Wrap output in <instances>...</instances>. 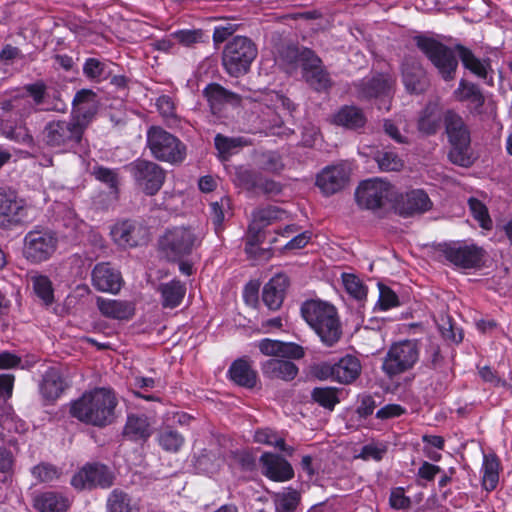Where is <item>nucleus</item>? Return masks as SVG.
Returning <instances> with one entry per match:
<instances>
[{
  "mask_svg": "<svg viewBox=\"0 0 512 512\" xmlns=\"http://www.w3.org/2000/svg\"><path fill=\"white\" fill-rule=\"evenodd\" d=\"M118 405L117 397L109 388H94L82 394L80 398L70 405V415L80 422L105 427L115 419V409Z\"/></svg>",
  "mask_w": 512,
  "mask_h": 512,
  "instance_id": "obj_1",
  "label": "nucleus"
},
{
  "mask_svg": "<svg viewBox=\"0 0 512 512\" xmlns=\"http://www.w3.org/2000/svg\"><path fill=\"white\" fill-rule=\"evenodd\" d=\"M444 134L449 145L448 160L459 167H471L476 157L472 148L471 129L455 109L445 110Z\"/></svg>",
  "mask_w": 512,
  "mask_h": 512,
  "instance_id": "obj_2",
  "label": "nucleus"
},
{
  "mask_svg": "<svg viewBox=\"0 0 512 512\" xmlns=\"http://www.w3.org/2000/svg\"><path fill=\"white\" fill-rule=\"evenodd\" d=\"M301 315L326 346H333L341 338V322L336 307L331 303L307 300L301 306Z\"/></svg>",
  "mask_w": 512,
  "mask_h": 512,
  "instance_id": "obj_3",
  "label": "nucleus"
},
{
  "mask_svg": "<svg viewBox=\"0 0 512 512\" xmlns=\"http://www.w3.org/2000/svg\"><path fill=\"white\" fill-rule=\"evenodd\" d=\"M86 130L71 116L69 120L53 119L42 130L45 146L57 153L76 152L83 146Z\"/></svg>",
  "mask_w": 512,
  "mask_h": 512,
  "instance_id": "obj_4",
  "label": "nucleus"
},
{
  "mask_svg": "<svg viewBox=\"0 0 512 512\" xmlns=\"http://www.w3.org/2000/svg\"><path fill=\"white\" fill-rule=\"evenodd\" d=\"M202 240V234L191 226H173L165 230L158 245L167 260L176 261L190 255Z\"/></svg>",
  "mask_w": 512,
  "mask_h": 512,
  "instance_id": "obj_5",
  "label": "nucleus"
},
{
  "mask_svg": "<svg viewBox=\"0 0 512 512\" xmlns=\"http://www.w3.org/2000/svg\"><path fill=\"white\" fill-rule=\"evenodd\" d=\"M413 42L437 69L444 81H452L455 78L458 60L450 47L425 34L413 36Z\"/></svg>",
  "mask_w": 512,
  "mask_h": 512,
  "instance_id": "obj_6",
  "label": "nucleus"
},
{
  "mask_svg": "<svg viewBox=\"0 0 512 512\" xmlns=\"http://www.w3.org/2000/svg\"><path fill=\"white\" fill-rule=\"evenodd\" d=\"M436 250L451 266L463 270L480 268L486 254L483 247L465 240L439 243Z\"/></svg>",
  "mask_w": 512,
  "mask_h": 512,
  "instance_id": "obj_7",
  "label": "nucleus"
},
{
  "mask_svg": "<svg viewBox=\"0 0 512 512\" xmlns=\"http://www.w3.org/2000/svg\"><path fill=\"white\" fill-rule=\"evenodd\" d=\"M147 147L159 161L177 164L186 157V146L173 134L159 126L147 130Z\"/></svg>",
  "mask_w": 512,
  "mask_h": 512,
  "instance_id": "obj_8",
  "label": "nucleus"
},
{
  "mask_svg": "<svg viewBox=\"0 0 512 512\" xmlns=\"http://www.w3.org/2000/svg\"><path fill=\"white\" fill-rule=\"evenodd\" d=\"M386 202L391 205L394 212L403 217H413L430 211L433 202L423 189H412L405 193L394 190L392 184L386 181Z\"/></svg>",
  "mask_w": 512,
  "mask_h": 512,
  "instance_id": "obj_9",
  "label": "nucleus"
},
{
  "mask_svg": "<svg viewBox=\"0 0 512 512\" xmlns=\"http://www.w3.org/2000/svg\"><path fill=\"white\" fill-rule=\"evenodd\" d=\"M257 56L255 44L247 37L236 36L229 41L223 51V66L233 77L246 74Z\"/></svg>",
  "mask_w": 512,
  "mask_h": 512,
  "instance_id": "obj_10",
  "label": "nucleus"
},
{
  "mask_svg": "<svg viewBox=\"0 0 512 512\" xmlns=\"http://www.w3.org/2000/svg\"><path fill=\"white\" fill-rule=\"evenodd\" d=\"M58 246L56 233L46 227L36 226L23 239L22 255L31 264L49 260Z\"/></svg>",
  "mask_w": 512,
  "mask_h": 512,
  "instance_id": "obj_11",
  "label": "nucleus"
},
{
  "mask_svg": "<svg viewBox=\"0 0 512 512\" xmlns=\"http://www.w3.org/2000/svg\"><path fill=\"white\" fill-rule=\"evenodd\" d=\"M125 168L132 175L136 185L147 195H155L163 186L165 171L152 161L137 159Z\"/></svg>",
  "mask_w": 512,
  "mask_h": 512,
  "instance_id": "obj_12",
  "label": "nucleus"
},
{
  "mask_svg": "<svg viewBox=\"0 0 512 512\" xmlns=\"http://www.w3.org/2000/svg\"><path fill=\"white\" fill-rule=\"evenodd\" d=\"M419 351L413 340L393 344L386 353V374L392 376L411 369L417 362Z\"/></svg>",
  "mask_w": 512,
  "mask_h": 512,
  "instance_id": "obj_13",
  "label": "nucleus"
},
{
  "mask_svg": "<svg viewBox=\"0 0 512 512\" xmlns=\"http://www.w3.org/2000/svg\"><path fill=\"white\" fill-rule=\"evenodd\" d=\"M114 482V474L105 465L99 463L87 464L71 479V485L76 489H92L96 487L109 488Z\"/></svg>",
  "mask_w": 512,
  "mask_h": 512,
  "instance_id": "obj_14",
  "label": "nucleus"
},
{
  "mask_svg": "<svg viewBox=\"0 0 512 512\" xmlns=\"http://www.w3.org/2000/svg\"><path fill=\"white\" fill-rule=\"evenodd\" d=\"M26 216L24 200L15 191L0 188V228L11 229L21 224Z\"/></svg>",
  "mask_w": 512,
  "mask_h": 512,
  "instance_id": "obj_15",
  "label": "nucleus"
},
{
  "mask_svg": "<svg viewBox=\"0 0 512 512\" xmlns=\"http://www.w3.org/2000/svg\"><path fill=\"white\" fill-rule=\"evenodd\" d=\"M99 109L97 94L90 89H81L76 92L72 101L70 116L87 130L93 122Z\"/></svg>",
  "mask_w": 512,
  "mask_h": 512,
  "instance_id": "obj_16",
  "label": "nucleus"
},
{
  "mask_svg": "<svg viewBox=\"0 0 512 512\" xmlns=\"http://www.w3.org/2000/svg\"><path fill=\"white\" fill-rule=\"evenodd\" d=\"M236 182L248 191L262 193L267 196L279 195L283 188L279 182L249 169L238 170L236 172Z\"/></svg>",
  "mask_w": 512,
  "mask_h": 512,
  "instance_id": "obj_17",
  "label": "nucleus"
},
{
  "mask_svg": "<svg viewBox=\"0 0 512 512\" xmlns=\"http://www.w3.org/2000/svg\"><path fill=\"white\" fill-rule=\"evenodd\" d=\"M445 125V110L443 111L439 103L429 101L419 111L416 127L418 132L425 137L434 136L440 128Z\"/></svg>",
  "mask_w": 512,
  "mask_h": 512,
  "instance_id": "obj_18",
  "label": "nucleus"
},
{
  "mask_svg": "<svg viewBox=\"0 0 512 512\" xmlns=\"http://www.w3.org/2000/svg\"><path fill=\"white\" fill-rule=\"evenodd\" d=\"M384 198V181L371 178L362 181L355 191V199L359 207L367 210L379 209Z\"/></svg>",
  "mask_w": 512,
  "mask_h": 512,
  "instance_id": "obj_19",
  "label": "nucleus"
},
{
  "mask_svg": "<svg viewBox=\"0 0 512 512\" xmlns=\"http://www.w3.org/2000/svg\"><path fill=\"white\" fill-rule=\"evenodd\" d=\"M91 278L93 287L100 292L117 294L122 286L121 273L108 262L96 264Z\"/></svg>",
  "mask_w": 512,
  "mask_h": 512,
  "instance_id": "obj_20",
  "label": "nucleus"
},
{
  "mask_svg": "<svg viewBox=\"0 0 512 512\" xmlns=\"http://www.w3.org/2000/svg\"><path fill=\"white\" fill-rule=\"evenodd\" d=\"M350 172L342 164L324 168L316 178V185L325 195H332L342 190L349 181Z\"/></svg>",
  "mask_w": 512,
  "mask_h": 512,
  "instance_id": "obj_21",
  "label": "nucleus"
},
{
  "mask_svg": "<svg viewBox=\"0 0 512 512\" xmlns=\"http://www.w3.org/2000/svg\"><path fill=\"white\" fill-rule=\"evenodd\" d=\"M111 236L121 247H136L146 241L147 230L136 222L123 221L112 227Z\"/></svg>",
  "mask_w": 512,
  "mask_h": 512,
  "instance_id": "obj_22",
  "label": "nucleus"
},
{
  "mask_svg": "<svg viewBox=\"0 0 512 512\" xmlns=\"http://www.w3.org/2000/svg\"><path fill=\"white\" fill-rule=\"evenodd\" d=\"M260 462L263 466V474L273 481L284 482L294 477L291 464L279 455L264 453Z\"/></svg>",
  "mask_w": 512,
  "mask_h": 512,
  "instance_id": "obj_23",
  "label": "nucleus"
},
{
  "mask_svg": "<svg viewBox=\"0 0 512 512\" xmlns=\"http://www.w3.org/2000/svg\"><path fill=\"white\" fill-rule=\"evenodd\" d=\"M261 371L264 377L271 380H282L289 382L295 379L299 369L288 358H271L261 364Z\"/></svg>",
  "mask_w": 512,
  "mask_h": 512,
  "instance_id": "obj_24",
  "label": "nucleus"
},
{
  "mask_svg": "<svg viewBox=\"0 0 512 512\" xmlns=\"http://www.w3.org/2000/svg\"><path fill=\"white\" fill-rule=\"evenodd\" d=\"M258 348L263 355L274 358L301 359L305 355L304 348L296 343L263 339Z\"/></svg>",
  "mask_w": 512,
  "mask_h": 512,
  "instance_id": "obj_25",
  "label": "nucleus"
},
{
  "mask_svg": "<svg viewBox=\"0 0 512 512\" xmlns=\"http://www.w3.org/2000/svg\"><path fill=\"white\" fill-rule=\"evenodd\" d=\"M288 286L289 279L284 274H277L265 284L262 301L269 310L275 311L281 307Z\"/></svg>",
  "mask_w": 512,
  "mask_h": 512,
  "instance_id": "obj_26",
  "label": "nucleus"
},
{
  "mask_svg": "<svg viewBox=\"0 0 512 512\" xmlns=\"http://www.w3.org/2000/svg\"><path fill=\"white\" fill-rule=\"evenodd\" d=\"M501 471L502 464L498 455L494 452L484 454L480 470L482 489L488 493L494 491L499 484Z\"/></svg>",
  "mask_w": 512,
  "mask_h": 512,
  "instance_id": "obj_27",
  "label": "nucleus"
},
{
  "mask_svg": "<svg viewBox=\"0 0 512 512\" xmlns=\"http://www.w3.org/2000/svg\"><path fill=\"white\" fill-rule=\"evenodd\" d=\"M96 304L100 313L111 319L129 320L135 313L134 305L128 301L98 297Z\"/></svg>",
  "mask_w": 512,
  "mask_h": 512,
  "instance_id": "obj_28",
  "label": "nucleus"
},
{
  "mask_svg": "<svg viewBox=\"0 0 512 512\" xmlns=\"http://www.w3.org/2000/svg\"><path fill=\"white\" fill-rule=\"evenodd\" d=\"M454 50L457 52L458 57L465 69L469 70L478 78H487L488 69L491 68L490 59H479L475 56L470 48L462 44H456L454 46Z\"/></svg>",
  "mask_w": 512,
  "mask_h": 512,
  "instance_id": "obj_29",
  "label": "nucleus"
},
{
  "mask_svg": "<svg viewBox=\"0 0 512 512\" xmlns=\"http://www.w3.org/2000/svg\"><path fill=\"white\" fill-rule=\"evenodd\" d=\"M153 433V427L145 414H129L123 434L133 441H146Z\"/></svg>",
  "mask_w": 512,
  "mask_h": 512,
  "instance_id": "obj_30",
  "label": "nucleus"
},
{
  "mask_svg": "<svg viewBox=\"0 0 512 512\" xmlns=\"http://www.w3.org/2000/svg\"><path fill=\"white\" fill-rule=\"evenodd\" d=\"M453 96L459 102H471L474 104V111L476 113H480L485 104V97L480 87L463 78L459 81Z\"/></svg>",
  "mask_w": 512,
  "mask_h": 512,
  "instance_id": "obj_31",
  "label": "nucleus"
},
{
  "mask_svg": "<svg viewBox=\"0 0 512 512\" xmlns=\"http://www.w3.org/2000/svg\"><path fill=\"white\" fill-rule=\"evenodd\" d=\"M228 374L234 383L245 388H253L257 383V373L245 359L235 360Z\"/></svg>",
  "mask_w": 512,
  "mask_h": 512,
  "instance_id": "obj_32",
  "label": "nucleus"
},
{
  "mask_svg": "<svg viewBox=\"0 0 512 512\" xmlns=\"http://www.w3.org/2000/svg\"><path fill=\"white\" fill-rule=\"evenodd\" d=\"M366 116L356 106H343L333 115V123L351 130L362 128L366 124Z\"/></svg>",
  "mask_w": 512,
  "mask_h": 512,
  "instance_id": "obj_33",
  "label": "nucleus"
},
{
  "mask_svg": "<svg viewBox=\"0 0 512 512\" xmlns=\"http://www.w3.org/2000/svg\"><path fill=\"white\" fill-rule=\"evenodd\" d=\"M286 216V211L276 206H267L265 208L257 209L253 212V221L249 226V233L260 234L264 227L274 223L275 221L282 220Z\"/></svg>",
  "mask_w": 512,
  "mask_h": 512,
  "instance_id": "obj_34",
  "label": "nucleus"
},
{
  "mask_svg": "<svg viewBox=\"0 0 512 512\" xmlns=\"http://www.w3.org/2000/svg\"><path fill=\"white\" fill-rule=\"evenodd\" d=\"M335 381L349 384L356 380L361 372L360 361L351 355H346L334 363Z\"/></svg>",
  "mask_w": 512,
  "mask_h": 512,
  "instance_id": "obj_35",
  "label": "nucleus"
},
{
  "mask_svg": "<svg viewBox=\"0 0 512 512\" xmlns=\"http://www.w3.org/2000/svg\"><path fill=\"white\" fill-rule=\"evenodd\" d=\"M203 92L214 114L218 113L225 103L238 100V96L235 93L226 90L217 83L209 84Z\"/></svg>",
  "mask_w": 512,
  "mask_h": 512,
  "instance_id": "obj_36",
  "label": "nucleus"
},
{
  "mask_svg": "<svg viewBox=\"0 0 512 512\" xmlns=\"http://www.w3.org/2000/svg\"><path fill=\"white\" fill-rule=\"evenodd\" d=\"M158 291L161 294L163 307L175 308L183 300L186 287L179 280H172L168 283L160 284Z\"/></svg>",
  "mask_w": 512,
  "mask_h": 512,
  "instance_id": "obj_37",
  "label": "nucleus"
},
{
  "mask_svg": "<svg viewBox=\"0 0 512 512\" xmlns=\"http://www.w3.org/2000/svg\"><path fill=\"white\" fill-rule=\"evenodd\" d=\"M65 389V382L57 370H49L43 376L40 392L47 400L57 399Z\"/></svg>",
  "mask_w": 512,
  "mask_h": 512,
  "instance_id": "obj_38",
  "label": "nucleus"
},
{
  "mask_svg": "<svg viewBox=\"0 0 512 512\" xmlns=\"http://www.w3.org/2000/svg\"><path fill=\"white\" fill-rule=\"evenodd\" d=\"M402 79L406 90L411 94H422L427 89V80L424 70L420 67H404Z\"/></svg>",
  "mask_w": 512,
  "mask_h": 512,
  "instance_id": "obj_39",
  "label": "nucleus"
},
{
  "mask_svg": "<svg viewBox=\"0 0 512 512\" xmlns=\"http://www.w3.org/2000/svg\"><path fill=\"white\" fill-rule=\"evenodd\" d=\"M35 295L46 305L54 302V289L50 278L38 272H31L28 275Z\"/></svg>",
  "mask_w": 512,
  "mask_h": 512,
  "instance_id": "obj_40",
  "label": "nucleus"
},
{
  "mask_svg": "<svg viewBox=\"0 0 512 512\" xmlns=\"http://www.w3.org/2000/svg\"><path fill=\"white\" fill-rule=\"evenodd\" d=\"M272 499L275 512H295L301 502V494L298 490L288 487L275 493Z\"/></svg>",
  "mask_w": 512,
  "mask_h": 512,
  "instance_id": "obj_41",
  "label": "nucleus"
},
{
  "mask_svg": "<svg viewBox=\"0 0 512 512\" xmlns=\"http://www.w3.org/2000/svg\"><path fill=\"white\" fill-rule=\"evenodd\" d=\"M34 506L40 512H66V500L54 492H45L37 496Z\"/></svg>",
  "mask_w": 512,
  "mask_h": 512,
  "instance_id": "obj_42",
  "label": "nucleus"
},
{
  "mask_svg": "<svg viewBox=\"0 0 512 512\" xmlns=\"http://www.w3.org/2000/svg\"><path fill=\"white\" fill-rule=\"evenodd\" d=\"M356 87L358 98H376L384 91V77L382 74H378L372 78L363 79L356 85Z\"/></svg>",
  "mask_w": 512,
  "mask_h": 512,
  "instance_id": "obj_43",
  "label": "nucleus"
},
{
  "mask_svg": "<svg viewBox=\"0 0 512 512\" xmlns=\"http://www.w3.org/2000/svg\"><path fill=\"white\" fill-rule=\"evenodd\" d=\"M107 512H139V509L131 504V498L127 493L115 489L108 497Z\"/></svg>",
  "mask_w": 512,
  "mask_h": 512,
  "instance_id": "obj_44",
  "label": "nucleus"
},
{
  "mask_svg": "<svg viewBox=\"0 0 512 512\" xmlns=\"http://www.w3.org/2000/svg\"><path fill=\"white\" fill-rule=\"evenodd\" d=\"M215 147L219 153L227 157L237 149L250 145V141L244 137H227L217 134L214 139Z\"/></svg>",
  "mask_w": 512,
  "mask_h": 512,
  "instance_id": "obj_45",
  "label": "nucleus"
},
{
  "mask_svg": "<svg viewBox=\"0 0 512 512\" xmlns=\"http://www.w3.org/2000/svg\"><path fill=\"white\" fill-rule=\"evenodd\" d=\"M210 219L214 226L215 233L219 236L224 230V220L226 214L230 211L229 198L222 197L219 201H214L210 204Z\"/></svg>",
  "mask_w": 512,
  "mask_h": 512,
  "instance_id": "obj_46",
  "label": "nucleus"
},
{
  "mask_svg": "<svg viewBox=\"0 0 512 512\" xmlns=\"http://www.w3.org/2000/svg\"><path fill=\"white\" fill-rule=\"evenodd\" d=\"M254 441L276 447L281 451H286L289 455L293 453V448L286 447L284 438L278 436V434L270 428L258 429L254 434Z\"/></svg>",
  "mask_w": 512,
  "mask_h": 512,
  "instance_id": "obj_47",
  "label": "nucleus"
},
{
  "mask_svg": "<svg viewBox=\"0 0 512 512\" xmlns=\"http://www.w3.org/2000/svg\"><path fill=\"white\" fill-rule=\"evenodd\" d=\"M311 398L314 402L328 410H333L340 401L338 389L333 387H316L311 392Z\"/></svg>",
  "mask_w": 512,
  "mask_h": 512,
  "instance_id": "obj_48",
  "label": "nucleus"
},
{
  "mask_svg": "<svg viewBox=\"0 0 512 512\" xmlns=\"http://www.w3.org/2000/svg\"><path fill=\"white\" fill-rule=\"evenodd\" d=\"M468 206L473 218L479 223V226L485 230H490L493 227V221L489 215L488 208L479 199L470 197Z\"/></svg>",
  "mask_w": 512,
  "mask_h": 512,
  "instance_id": "obj_49",
  "label": "nucleus"
},
{
  "mask_svg": "<svg viewBox=\"0 0 512 512\" xmlns=\"http://www.w3.org/2000/svg\"><path fill=\"white\" fill-rule=\"evenodd\" d=\"M185 442L184 437L176 430L167 428L158 435V443L167 452H178Z\"/></svg>",
  "mask_w": 512,
  "mask_h": 512,
  "instance_id": "obj_50",
  "label": "nucleus"
},
{
  "mask_svg": "<svg viewBox=\"0 0 512 512\" xmlns=\"http://www.w3.org/2000/svg\"><path fill=\"white\" fill-rule=\"evenodd\" d=\"M261 235L257 233H252L248 235L247 242L245 246V252L250 258L260 260V261H267L269 260L273 252L271 248H261L259 247V244L261 243L260 239Z\"/></svg>",
  "mask_w": 512,
  "mask_h": 512,
  "instance_id": "obj_51",
  "label": "nucleus"
},
{
  "mask_svg": "<svg viewBox=\"0 0 512 512\" xmlns=\"http://www.w3.org/2000/svg\"><path fill=\"white\" fill-rule=\"evenodd\" d=\"M31 474L36 483H49L60 477V470L53 464L41 462L31 469Z\"/></svg>",
  "mask_w": 512,
  "mask_h": 512,
  "instance_id": "obj_52",
  "label": "nucleus"
},
{
  "mask_svg": "<svg viewBox=\"0 0 512 512\" xmlns=\"http://www.w3.org/2000/svg\"><path fill=\"white\" fill-rule=\"evenodd\" d=\"M257 164L261 170L276 174L284 168L281 156L275 151L261 153L257 158Z\"/></svg>",
  "mask_w": 512,
  "mask_h": 512,
  "instance_id": "obj_53",
  "label": "nucleus"
},
{
  "mask_svg": "<svg viewBox=\"0 0 512 512\" xmlns=\"http://www.w3.org/2000/svg\"><path fill=\"white\" fill-rule=\"evenodd\" d=\"M303 77L318 92L326 91L331 86V79L323 66L313 71L305 72Z\"/></svg>",
  "mask_w": 512,
  "mask_h": 512,
  "instance_id": "obj_54",
  "label": "nucleus"
},
{
  "mask_svg": "<svg viewBox=\"0 0 512 512\" xmlns=\"http://www.w3.org/2000/svg\"><path fill=\"white\" fill-rule=\"evenodd\" d=\"M342 281L346 292L353 298L361 300L366 297V287L357 276L354 274L344 273L342 275Z\"/></svg>",
  "mask_w": 512,
  "mask_h": 512,
  "instance_id": "obj_55",
  "label": "nucleus"
},
{
  "mask_svg": "<svg viewBox=\"0 0 512 512\" xmlns=\"http://www.w3.org/2000/svg\"><path fill=\"white\" fill-rule=\"evenodd\" d=\"M478 374L481 380L489 383L493 387L510 388L511 385L498 372L489 365L477 366Z\"/></svg>",
  "mask_w": 512,
  "mask_h": 512,
  "instance_id": "obj_56",
  "label": "nucleus"
},
{
  "mask_svg": "<svg viewBox=\"0 0 512 512\" xmlns=\"http://www.w3.org/2000/svg\"><path fill=\"white\" fill-rule=\"evenodd\" d=\"M412 501L406 496L403 487H395L389 496V505L394 510H407L411 507Z\"/></svg>",
  "mask_w": 512,
  "mask_h": 512,
  "instance_id": "obj_57",
  "label": "nucleus"
},
{
  "mask_svg": "<svg viewBox=\"0 0 512 512\" xmlns=\"http://www.w3.org/2000/svg\"><path fill=\"white\" fill-rule=\"evenodd\" d=\"M303 74L322 67L321 59L309 48H302L300 64Z\"/></svg>",
  "mask_w": 512,
  "mask_h": 512,
  "instance_id": "obj_58",
  "label": "nucleus"
},
{
  "mask_svg": "<svg viewBox=\"0 0 512 512\" xmlns=\"http://www.w3.org/2000/svg\"><path fill=\"white\" fill-rule=\"evenodd\" d=\"M3 135L12 141L31 145L34 142L32 135L25 128L8 127L3 130Z\"/></svg>",
  "mask_w": 512,
  "mask_h": 512,
  "instance_id": "obj_59",
  "label": "nucleus"
},
{
  "mask_svg": "<svg viewBox=\"0 0 512 512\" xmlns=\"http://www.w3.org/2000/svg\"><path fill=\"white\" fill-rule=\"evenodd\" d=\"M93 175L97 180L107 184L112 189H115L118 185V175L114 169L97 166L93 170Z\"/></svg>",
  "mask_w": 512,
  "mask_h": 512,
  "instance_id": "obj_60",
  "label": "nucleus"
},
{
  "mask_svg": "<svg viewBox=\"0 0 512 512\" xmlns=\"http://www.w3.org/2000/svg\"><path fill=\"white\" fill-rule=\"evenodd\" d=\"M104 63L95 58H88L83 65L85 76L92 80H100L104 74Z\"/></svg>",
  "mask_w": 512,
  "mask_h": 512,
  "instance_id": "obj_61",
  "label": "nucleus"
},
{
  "mask_svg": "<svg viewBox=\"0 0 512 512\" xmlns=\"http://www.w3.org/2000/svg\"><path fill=\"white\" fill-rule=\"evenodd\" d=\"M201 30H179L172 33L174 39L184 46H191L201 41Z\"/></svg>",
  "mask_w": 512,
  "mask_h": 512,
  "instance_id": "obj_62",
  "label": "nucleus"
},
{
  "mask_svg": "<svg viewBox=\"0 0 512 512\" xmlns=\"http://www.w3.org/2000/svg\"><path fill=\"white\" fill-rule=\"evenodd\" d=\"M27 93L33 98L35 105H42L46 96V85L43 82H36L25 87Z\"/></svg>",
  "mask_w": 512,
  "mask_h": 512,
  "instance_id": "obj_63",
  "label": "nucleus"
},
{
  "mask_svg": "<svg viewBox=\"0 0 512 512\" xmlns=\"http://www.w3.org/2000/svg\"><path fill=\"white\" fill-rule=\"evenodd\" d=\"M442 468L438 465L424 461L418 469L417 476L426 481H433Z\"/></svg>",
  "mask_w": 512,
  "mask_h": 512,
  "instance_id": "obj_64",
  "label": "nucleus"
}]
</instances>
